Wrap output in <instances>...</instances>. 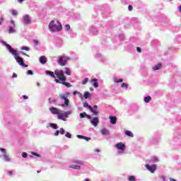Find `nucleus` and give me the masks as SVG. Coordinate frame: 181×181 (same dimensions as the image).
I'll return each mask as SVG.
<instances>
[{
	"instance_id": "1",
	"label": "nucleus",
	"mask_w": 181,
	"mask_h": 181,
	"mask_svg": "<svg viewBox=\"0 0 181 181\" xmlns=\"http://www.w3.org/2000/svg\"><path fill=\"white\" fill-rule=\"evenodd\" d=\"M0 43L5 46V47L7 49L8 52L13 56L15 60L17 62L18 64L21 66V67H28V64H25V61L23 60V58L22 57L19 56V53H18V50L15 49V48L12 47L11 45L6 43L4 40H0Z\"/></svg>"
},
{
	"instance_id": "2",
	"label": "nucleus",
	"mask_w": 181,
	"mask_h": 181,
	"mask_svg": "<svg viewBox=\"0 0 181 181\" xmlns=\"http://www.w3.org/2000/svg\"><path fill=\"white\" fill-rule=\"evenodd\" d=\"M48 28L50 32L54 33V32H62L63 26L62 25V23H60V21H57L56 23L54 20H52L49 23Z\"/></svg>"
},
{
	"instance_id": "3",
	"label": "nucleus",
	"mask_w": 181,
	"mask_h": 181,
	"mask_svg": "<svg viewBox=\"0 0 181 181\" xmlns=\"http://www.w3.org/2000/svg\"><path fill=\"white\" fill-rule=\"evenodd\" d=\"M98 11H101L102 16L104 19L108 18L111 15V8L107 4H102L98 6Z\"/></svg>"
},
{
	"instance_id": "4",
	"label": "nucleus",
	"mask_w": 181,
	"mask_h": 181,
	"mask_svg": "<svg viewBox=\"0 0 181 181\" xmlns=\"http://www.w3.org/2000/svg\"><path fill=\"white\" fill-rule=\"evenodd\" d=\"M99 25H100V32L103 33H107V32H110L114 28V22L112 21L100 23Z\"/></svg>"
},
{
	"instance_id": "5",
	"label": "nucleus",
	"mask_w": 181,
	"mask_h": 181,
	"mask_svg": "<svg viewBox=\"0 0 181 181\" xmlns=\"http://www.w3.org/2000/svg\"><path fill=\"white\" fill-rule=\"evenodd\" d=\"M59 98L62 101H64V103L59 104V107H62V108H69V110L71 108V106L70 105V100L64 93H61L59 95Z\"/></svg>"
},
{
	"instance_id": "6",
	"label": "nucleus",
	"mask_w": 181,
	"mask_h": 181,
	"mask_svg": "<svg viewBox=\"0 0 181 181\" xmlns=\"http://www.w3.org/2000/svg\"><path fill=\"white\" fill-rule=\"evenodd\" d=\"M100 30L101 31V24L96 23L89 28V35L90 36H97L100 33Z\"/></svg>"
},
{
	"instance_id": "7",
	"label": "nucleus",
	"mask_w": 181,
	"mask_h": 181,
	"mask_svg": "<svg viewBox=\"0 0 181 181\" xmlns=\"http://www.w3.org/2000/svg\"><path fill=\"white\" fill-rule=\"evenodd\" d=\"M159 141H160V133L156 132L153 138L149 140V144L150 145H158Z\"/></svg>"
},
{
	"instance_id": "8",
	"label": "nucleus",
	"mask_w": 181,
	"mask_h": 181,
	"mask_svg": "<svg viewBox=\"0 0 181 181\" xmlns=\"http://www.w3.org/2000/svg\"><path fill=\"white\" fill-rule=\"evenodd\" d=\"M72 163L74 164L69 165V168H71V169H81V165H84V162L80 160H72Z\"/></svg>"
},
{
	"instance_id": "9",
	"label": "nucleus",
	"mask_w": 181,
	"mask_h": 181,
	"mask_svg": "<svg viewBox=\"0 0 181 181\" xmlns=\"http://www.w3.org/2000/svg\"><path fill=\"white\" fill-rule=\"evenodd\" d=\"M69 60H70L69 57H64V56H59L58 57L57 63L59 66H66Z\"/></svg>"
},
{
	"instance_id": "10",
	"label": "nucleus",
	"mask_w": 181,
	"mask_h": 181,
	"mask_svg": "<svg viewBox=\"0 0 181 181\" xmlns=\"http://www.w3.org/2000/svg\"><path fill=\"white\" fill-rule=\"evenodd\" d=\"M115 148L118 149L117 155H121L122 153H124V152H125V144L122 142L117 143L115 145Z\"/></svg>"
},
{
	"instance_id": "11",
	"label": "nucleus",
	"mask_w": 181,
	"mask_h": 181,
	"mask_svg": "<svg viewBox=\"0 0 181 181\" xmlns=\"http://www.w3.org/2000/svg\"><path fill=\"white\" fill-rule=\"evenodd\" d=\"M83 107L84 108H87V110H89L90 112H93V115L97 116L98 115V114H100V111H98V110H94V108H93V107H91V105H90L87 102L83 103Z\"/></svg>"
},
{
	"instance_id": "12",
	"label": "nucleus",
	"mask_w": 181,
	"mask_h": 181,
	"mask_svg": "<svg viewBox=\"0 0 181 181\" xmlns=\"http://www.w3.org/2000/svg\"><path fill=\"white\" fill-rule=\"evenodd\" d=\"M21 23L23 25H30L32 23V18H30V16L28 14L24 15L23 16Z\"/></svg>"
},
{
	"instance_id": "13",
	"label": "nucleus",
	"mask_w": 181,
	"mask_h": 181,
	"mask_svg": "<svg viewBox=\"0 0 181 181\" xmlns=\"http://www.w3.org/2000/svg\"><path fill=\"white\" fill-rule=\"evenodd\" d=\"M145 168L147 169V170L151 172V173H155V172H156V169H158V165L156 164H146Z\"/></svg>"
},
{
	"instance_id": "14",
	"label": "nucleus",
	"mask_w": 181,
	"mask_h": 181,
	"mask_svg": "<svg viewBox=\"0 0 181 181\" xmlns=\"http://www.w3.org/2000/svg\"><path fill=\"white\" fill-rule=\"evenodd\" d=\"M0 151L3 153V160H4V162H11V157L6 154V149L0 148Z\"/></svg>"
},
{
	"instance_id": "15",
	"label": "nucleus",
	"mask_w": 181,
	"mask_h": 181,
	"mask_svg": "<svg viewBox=\"0 0 181 181\" xmlns=\"http://www.w3.org/2000/svg\"><path fill=\"white\" fill-rule=\"evenodd\" d=\"M11 25L10 26H8V33H16V30H15V28L16 26V25L15 24V21L11 20Z\"/></svg>"
},
{
	"instance_id": "16",
	"label": "nucleus",
	"mask_w": 181,
	"mask_h": 181,
	"mask_svg": "<svg viewBox=\"0 0 181 181\" xmlns=\"http://www.w3.org/2000/svg\"><path fill=\"white\" fill-rule=\"evenodd\" d=\"M129 111L130 112H138L139 111V105L136 103H132L129 106Z\"/></svg>"
},
{
	"instance_id": "17",
	"label": "nucleus",
	"mask_w": 181,
	"mask_h": 181,
	"mask_svg": "<svg viewBox=\"0 0 181 181\" xmlns=\"http://www.w3.org/2000/svg\"><path fill=\"white\" fill-rule=\"evenodd\" d=\"M90 124H91L93 127H98V124H100V119L98 118V117H93V118L90 120Z\"/></svg>"
},
{
	"instance_id": "18",
	"label": "nucleus",
	"mask_w": 181,
	"mask_h": 181,
	"mask_svg": "<svg viewBox=\"0 0 181 181\" xmlns=\"http://www.w3.org/2000/svg\"><path fill=\"white\" fill-rule=\"evenodd\" d=\"M95 59H99V62H100V63H105V60H107V59L104 57H103V54H100V53H97L95 55Z\"/></svg>"
},
{
	"instance_id": "19",
	"label": "nucleus",
	"mask_w": 181,
	"mask_h": 181,
	"mask_svg": "<svg viewBox=\"0 0 181 181\" xmlns=\"http://www.w3.org/2000/svg\"><path fill=\"white\" fill-rule=\"evenodd\" d=\"M49 111L54 115H58L59 112H62V110H60L59 109L54 107H49Z\"/></svg>"
},
{
	"instance_id": "20",
	"label": "nucleus",
	"mask_w": 181,
	"mask_h": 181,
	"mask_svg": "<svg viewBox=\"0 0 181 181\" xmlns=\"http://www.w3.org/2000/svg\"><path fill=\"white\" fill-rule=\"evenodd\" d=\"M160 22H163L164 23H169V19L168 18V16H166L165 14H161L160 16Z\"/></svg>"
},
{
	"instance_id": "21",
	"label": "nucleus",
	"mask_w": 181,
	"mask_h": 181,
	"mask_svg": "<svg viewBox=\"0 0 181 181\" xmlns=\"http://www.w3.org/2000/svg\"><path fill=\"white\" fill-rule=\"evenodd\" d=\"M60 135H64L66 134V130H64L63 128H60L59 130H56V132L54 133V136H59V134Z\"/></svg>"
},
{
	"instance_id": "22",
	"label": "nucleus",
	"mask_w": 181,
	"mask_h": 181,
	"mask_svg": "<svg viewBox=\"0 0 181 181\" xmlns=\"http://www.w3.org/2000/svg\"><path fill=\"white\" fill-rule=\"evenodd\" d=\"M39 62L41 64H46L47 63V58L46 56L42 55L39 58Z\"/></svg>"
},
{
	"instance_id": "23",
	"label": "nucleus",
	"mask_w": 181,
	"mask_h": 181,
	"mask_svg": "<svg viewBox=\"0 0 181 181\" xmlns=\"http://www.w3.org/2000/svg\"><path fill=\"white\" fill-rule=\"evenodd\" d=\"M90 83H92L93 87L95 88H98L99 85H98V79L93 78L90 80Z\"/></svg>"
},
{
	"instance_id": "24",
	"label": "nucleus",
	"mask_w": 181,
	"mask_h": 181,
	"mask_svg": "<svg viewBox=\"0 0 181 181\" xmlns=\"http://www.w3.org/2000/svg\"><path fill=\"white\" fill-rule=\"evenodd\" d=\"M63 74H64L63 70L59 71V69H57L54 71V75L57 76V78H60Z\"/></svg>"
},
{
	"instance_id": "25",
	"label": "nucleus",
	"mask_w": 181,
	"mask_h": 181,
	"mask_svg": "<svg viewBox=\"0 0 181 181\" xmlns=\"http://www.w3.org/2000/svg\"><path fill=\"white\" fill-rule=\"evenodd\" d=\"M65 117L66 116L64 115V112L61 113L60 112H59L57 115L58 119H62V121H67V119Z\"/></svg>"
},
{
	"instance_id": "26",
	"label": "nucleus",
	"mask_w": 181,
	"mask_h": 181,
	"mask_svg": "<svg viewBox=\"0 0 181 181\" xmlns=\"http://www.w3.org/2000/svg\"><path fill=\"white\" fill-rule=\"evenodd\" d=\"M33 42L35 45V47L36 50H39L40 49V42L37 40H33Z\"/></svg>"
},
{
	"instance_id": "27",
	"label": "nucleus",
	"mask_w": 181,
	"mask_h": 181,
	"mask_svg": "<svg viewBox=\"0 0 181 181\" xmlns=\"http://www.w3.org/2000/svg\"><path fill=\"white\" fill-rule=\"evenodd\" d=\"M109 119H110V124H112V125H115V124H117V117L116 116H110Z\"/></svg>"
},
{
	"instance_id": "28",
	"label": "nucleus",
	"mask_w": 181,
	"mask_h": 181,
	"mask_svg": "<svg viewBox=\"0 0 181 181\" xmlns=\"http://www.w3.org/2000/svg\"><path fill=\"white\" fill-rule=\"evenodd\" d=\"M160 45V42L157 39L153 40L151 41V46L153 47H157V46H159Z\"/></svg>"
},
{
	"instance_id": "29",
	"label": "nucleus",
	"mask_w": 181,
	"mask_h": 181,
	"mask_svg": "<svg viewBox=\"0 0 181 181\" xmlns=\"http://www.w3.org/2000/svg\"><path fill=\"white\" fill-rule=\"evenodd\" d=\"M45 74H47V76H49L52 78H56V75H54V72H53L52 71L46 70Z\"/></svg>"
},
{
	"instance_id": "30",
	"label": "nucleus",
	"mask_w": 181,
	"mask_h": 181,
	"mask_svg": "<svg viewBox=\"0 0 181 181\" xmlns=\"http://www.w3.org/2000/svg\"><path fill=\"white\" fill-rule=\"evenodd\" d=\"M124 135L129 138H134V133L129 130H124Z\"/></svg>"
},
{
	"instance_id": "31",
	"label": "nucleus",
	"mask_w": 181,
	"mask_h": 181,
	"mask_svg": "<svg viewBox=\"0 0 181 181\" xmlns=\"http://www.w3.org/2000/svg\"><path fill=\"white\" fill-rule=\"evenodd\" d=\"M127 50L130 51L132 53V52H135V46H134L133 44H129L127 46Z\"/></svg>"
},
{
	"instance_id": "32",
	"label": "nucleus",
	"mask_w": 181,
	"mask_h": 181,
	"mask_svg": "<svg viewBox=\"0 0 181 181\" xmlns=\"http://www.w3.org/2000/svg\"><path fill=\"white\" fill-rule=\"evenodd\" d=\"M160 69H162V63H158L153 67V70L154 71H156L157 70H160Z\"/></svg>"
},
{
	"instance_id": "33",
	"label": "nucleus",
	"mask_w": 181,
	"mask_h": 181,
	"mask_svg": "<svg viewBox=\"0 0 181 181\" xmlns=\"http://www.w3.org/2000/svg\"><path fill=\"white\" fill-rule=\"evenodd\" d=\"M102 45L103 46H108V40H107V37H102Z\"/></svg>"
},
{
	"instance_id": "34",
	"label": "nucleus",
	"mask_w": 181,
	"mask_h": 181,
	"mask_svg": "<svg viewBox=\"0 0 181 181\" xmlns=\"http://www.w3.org/2000/svg\"><path fill=\"white\" fill-rule=\"evenodd\" d=\"M90 98H91V93H90L88 91L84 92L83 98H85V100H88Z\"/></svg>"
},
{
	"instance_id": "35",
	"label": "nucleus",
	"mask_w": 181,
	"mask_h": 181,
	"mask_svg": "<svg viewBox=\"0 0 181 181\" xmlns=\"http://www.w3.org/2000/svg\"><path fill=\"white\" fill-rule=\"evenodd\" d=\"M101 134L104 136L105 135H110V131L108 129L103 128L101 129Z\"/></svg>"
},
{
	"instance_id": "36",
	"label": "nucleus",
	"mask_w": 181,
	"mask_h": 181,
	"mask_svg": "<svg viewBox=\"0 0 181 181\" xmlns=\"http://www.w3.org/2000/svg\"><path fill=\"white\" fill-rule=\"evenodd\" d=\"M171 30L174 33H177V32H179V30H180V28H179V26H173L171 28Z\"/></svg>"
},
{
	"instance_id": "37",
	"label": "nucleus",
	"mask_w": 181,
	"mask_h": 181,
	"mask_svg": "<svg viewBox=\"0 0 181 181\" xmlns=\"http://www.w3.org/2000/svg\"><path fill=\"white\" fill-rule=\"evenodd\" d=\"M117 37H118L119 42H122V41L125 40V35L123 33L119 34Z\"/></svg>"
},
{
	"instance_id": "38",
	"label": "nucleus",
	"mask_w": 181,
	"mask_h": 181,
	"mask_svg": "<svg viewBox=\"0 0 181 181\" xmlns=\"http://www.w3.org/2000/svg\"><path fill=\"white\" fill-rule=\"evenodd\" d=\"M49 125L52 129H59V126L56 123H49Z\"/></svg>"
},
{
	"instance_id": "39",
	"label": "nucleus",
	"mask_w": 181,
	"mask_h": 181,
	"mask_svg": "<svg viewBox=\"0 0 181 181\" xmlns=\"http://www.w3.org/2000/svg\"><path fill=\"white\" fill-rule=\"evenodd\" d=\"M151 160V163H156L157 162H159V158L156 156H152Z\"/></svg>"
},
{
	"instance_id": "40",
	"label": "nucleus",
	"mask_w": 181,
	"mask_h": 181,
	"mask_svg": "<svg viewBox=\"0 0 181 181\" xmlns=\"http://www.w3.org/2000/svg\"><path fill=\"white\" fill-rule=\"evenodd\" d=\"M152 100V98L150 95H147L144 97V103H146L147 104Z\"/></svg>"
},
{
	"instance_id": "41",
	"label": "nucleus",
	"mask_w": 181,
	"mask_h": 181,
	"mask_svg": "<svg viewBox=\"0 0 181 181\" xmlns=\"http://www.w3.org/2000/svg\"><path fill=\"white\" fill-rule=\"evenodd\" d=\"M174 42L175 43H181V35H177V37H175V38L174 39Z\"/></svg>"
},
{
	"instance_id": "42",
	"label": "nucleus",
	"mask_w": 181,
	"mask_h": 181,
	"mask_svg": "<svg viewBox=\"0 0 181 181\" xmlns=\"http://www.w3.org/2000/svg\"><path fill=\"white\" fill-rule=\"evenodd\" d=\"M64 112V115H65V118H69V115H71L73 112L71 110H68L66 112Z\"/></svg>"
},
{
	"instance_id": "43",
	"label": "nucleus",
	"mask_w": 181,
	"mask_h": 181,
	"mask_svg": "<svg viewBox=\"0 0 181 181\" xmlns=\"http://www.w3.org/2000/svg\"><path fill=\"white\" fill-rule=\"evenodd\" d=\"M61 83H66L67 78L64 76V74L59 78Z\"/></svg>"
},
{
	"instance_id": "44",
	"label": "nucleus",
	"mask_w": 181,
	"mask_h": 181,
	"mask_svg": "<svg viewBox=\"0 0 181 181\" xmlns=\"http://www.w3.org/2000/svg\"><path fill=\"white\" fill-rule=\"evenodd\" d=\"M56 47H62L63 46V41L59 40L55 43Z\"/></svg>"
},
{
	"instance_id": "45",
	"label": "nucleus",
	"mask_w": 181,
	"mask_h": 181,
	"mask_svg": "<svg viewBox=\"0 0 181 181\" xmlns=\"http://www.w3.org/2000/svg\"><path fill=\"white\" fill-rule=\"evenodd\" d=\"M175 138H176L177 139H180V138H181V132H175Z\"/></svg>"
},
{
	"instance_id": "46",
	"label": "nucleus",
	"mask_w": 181,
	"mask_h": 181,
	"mask_svg": "<svg viewBox=\"0 0 181 181\" xmlns=\"http://www.w3.org/2000/svg\"><path fill=\"white\" fill-rule=\"evenodd\" d=\"M62 86H65V87H67V88H70L71 87V84L69 82H62Z\"/></svg>"
},
{
	"instance_id": "47",
	"label": "nucleus",
	"mask_w": 181,
	"mask_h": 181,
	"mask_svg": "<svg viewBox=\"0 0 181 181\" xmlns=\"http://www.w3.org/2000/svg\"><path fill=\"white\" fill-rule=\"evenodd\" d=\"M65 70V74H66L67 76H71V71L70 70V69L66 67Z\"/></svg>"
},
{
	"instance_id": "48",
	"label": "nucleus",
	"mask_w": 181,
	"mask_h": 181,
	"mask_svg": "<svg viewBox=\"0 0 181 181\" xmlns=\"http://www.w3.org/2000/svg\"><path fill=\"white\" fill-rule=\"evenodd\" d=\"M128 180L129 181H136V177L134 175H129L128 177Z\"/></svg>"
},
{
	"instance_id": "49",
	"label": "nucleus",
	"mask_w": 181,
	"mask_h": 181,
	"mask_svg": "<svg viewBox=\"0 0 181 181\" xmlns=\"http://www.w3.org/2000/svg\"><path fill=\"white\" fill-rule=\"evenodd\" d=\"M21 50H26V52H30V48L27 46H22Z\"/></svg>"
},
{
	"instance_id": "50",
	"label": "nucleus",
	"mask_w": 181,
	"mask_h": 181,
	"mask_svg": "<svg viewBox=\"0 0 181 181\" xmlns=\"http://www.w3.org/2000/svg\"><path fill=\"white\" fill-rule=\"evenodd\" d=\"M129 86V85H128V83H122L121 84L122 88H125V90H128Z\"/></svg>"
},
{
	"instance_id": "51",
	"label": "nucleus",
	"mask_w": 181,
	"mask_h": 181,
	"mask_svg": "<svg viewBox=\"0 0 181 181\" xmlns=\"http://www.w3.org/2000/svg\"><path fill=\"white\" fill-rule=\"evenodd\" d=\"M87 113L86 112L79 114V118H86Z\"/></svg>"
},
{
	"instance_id": "52",
	"label": "nucleus",
	"mask_w": 181,
	"mask_h": 181,
	"mask_svg": "<svg viewBox=\"0 0 181 181\" xmlns=\"http://www.w3.org/2000/svg\"><path fill=\"white\" fill-rule=\"evenodd\" d=\"M69 33L71 37H72V38H74V37H76V36H77V34L76 33H73L72 31H69Z\"/></svg>"
},
{
	"instance_id": "53",
	"label": "nucleus",
	"mask_w": 181,
	"mask_h": 181,
	"mask_svg": "<svg viewBox=\"0 0 181 181\" xmlns=\"http://www.w3.org/2000/svg\"><path fill=\"white\" fill-rule=\"evenodd\" d=\"M122 81H124V79L122 78L117 79V78H114L115 83H122Z\"/></svg>"
},
{
	"instance_id": "54",
	"label": "nucleus",
	"mask_w": 181,
	"mask_h": 181,
	"mask_svg": "<svg viewBox=\"0 0 181 181\" xmlns=\"http://www.w3.org/2000/svg\"><path fill=\"white\" fill-rule=\"evenodd\" d=\"M31 154L33 156H36L37 158H40V154H39V153H36V152H35V151H33V152H31Z\"/></svg>"
},
{
	"instance_id": "55",
	"label": "nucleus",
	"mask_w": 181,
	"mask_h": 181,
	"mask_svg": "<svg viewBox=\"0 0 181 181\" xmlns=\"http://www.w3.org/2000/svg\"><path fill=\"white\" fill-rule=\"evenodd\" d=\"M65 136L66 138H68L69 139H71V134H70V132H67L66 134H65Z\"/></svg>"
},
{
	"instance_id": "56",
	"label": "nucleus",
	"mask_w": 181,
	"mask_h": 181,
	"mask_svg": "<svg viewBox=\"0 0 181 181\" xmlns=\"http://www.w3.org/2000/svg\"><path fill=\"white\" fill-rule=\"evenodd\" d=\"M26 74L28 76H33V71L29 69L27 71Z\"/></svg>"
},
{
	"instance_id": "57",
	"label": "nucleus",
	"mask_w": 181,
	"mask_h": 181,
	"mask_svg": "<svg viewBox=\"0 0 181 181\" xmlns=\"http://www.w3.org/2000/svg\"><path fill=\"white\" fill-rule=\"evenodd\" d=\"M13 16H18V11L16 10L11 11Z\"/></svg>"
},
{
	"instance_id": "58",
	"label": "nucleus",
	"mask_w": 181,
	"mask_h": 181,
	"mask_svg": "<svg viewBox=\"0 0 181 181\" xmlns=\"http://www.w3.org/2000/svg\"><path fill=\"white\" fill-rule=\"evenodd\" d=\"M124 29H129L131 28V24L129 23H127L124 26Z\"/></svg>"
},
{
	"instance_id": "59",
	"label": "nucleus",
	"mask_w": 181,
	"mask_h": 181,
	"mask_svg": "<svg viewBox=\"0 0 181 181\" xmlns=\"http://www.w3.org/2000/svg\"><path fill=\"white\" fill-rule=\"evenodd\" d=\"M21 156H22V158H28V153H26V152H23V153H21Z\"/></svg>"
},
{
	"instance_id": "60",
	"label": "nucleus",
	"mask_w": 181,
	"mask_h": 181,
	"mask_svg": "<svg viewBox=\"0 0 181 181\" xmlns=\"http://www.w3.org/2000/svg\"><path fill=\"white\" fill-rule=\"evenodd\" d=\"M76 137L78 139H84L86 136H83V135H80V134H78L76 135Z\"/></svg>"
},
{
	"instance_id": "61",
	"label": "nucleus",
	"mask_w": 181,
	"mask_h": 181,
	"mask_svg": "<svg viewBox=\"0 0 181 181\" xmlns=\"http://www.w3.org/2000/svg\"><path fill=\"white\" fill-rule=\"evenodd\" d=\"M70 28H71L70 25L69 24L65 25V30L69 32V30H70Z\"/></svg>"
},
{
	"instance_id": "62",
	"label": "nucleus",
	"mask_w": 181,
	"mask_h": 181,
	"mask_svg": "<svg viewBox=\"0 0 181 181\" xmlns=\"http://www.w3.org/2000/svg\"><path fill=\"white\" fill-rule=\"evenodd\" d=\"M86 83H88V78H85L83 81H82V84L86 85Z\"/></svg>"
},
{
	"instance_id": "63",
	"label": "nucleus",
	"mask_w": 181,
	"mask_h": 181,
	"mask_svg": "<svg viewBox=\"0 0 181 181\" xmlns=\"http://www.w3.org/2000/svg\"><path fill=\"white\" fill-rule=\"evenodd\" d=\"M100 156H101V155L100 154H93L92 158H93L94 159H97V158H100Z\"/></svg>"
},
{
	"instance_id": "64",
	"label": "nucleus",
	"mask_w": 181,
	"mask_h": 181,
	"mask_svg": "<svg viewBox=\"0 0 181 181\" xmlns=\"http://www.w3.org/2000/svg\"><path fill=\"white\" fill-rule=\"evenodd\" d=\"M177 49L178 48H176L175 47H168V50H173V51H175V50H177Z\"/></svg>"
}]
</instances>
